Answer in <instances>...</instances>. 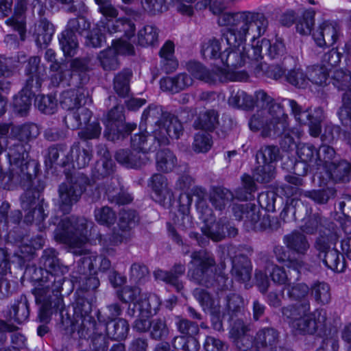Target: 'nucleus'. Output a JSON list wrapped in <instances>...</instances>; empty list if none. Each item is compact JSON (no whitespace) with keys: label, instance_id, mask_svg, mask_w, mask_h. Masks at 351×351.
Wrapping results in <instances>:
<instances>
[{"label":"nucleus","instance_id":"f704fd0d","mask_svg":"<svg viewBox=\"0 0 351 351\" xmlns=\"http://www.w3.org/2000/svg\"><path fill=\"white\" fill-rule=\"evenodd\" d=\"M38 91L27 88V85L25 84L23 88L13 98L15 112L22 117L27 115L31 108L32 99Z\"/></svg>","mask_w":351,"mask_h":351},{"label":"nucleus","instance_id":"6e6552de","mask_svg":"<svg viewBox=\"0 0 351 351\" xmlns=\"http://www.w3.org/2000/svg\"><path fill=\"white\" fill-rule=\"evenodd\" d=\"M187 70L194 78L208 84H215L217 80L242 82L248 78V75L244 71H227L218 69V73H215L197 62H189Z\"/></svg>","mask_w":351,"mask_h":351},{"label":"nucleus","instance_id":"8fccbe9b","mask_svg":"<svg viewBox=\"0 0 351 351\" xmlns=\"http://www.w3.org/2000/svg\"><path fill=\"white\" fill-rule=\"evenodd\" d=\"M210 202L215 209L219 210H223L226 205L234 199L232 193L223 187H217L213 189L210 194Z\"/></svg>","mask_w":351,"mask_h":351},{"label":"nucleus","instance_id":"680f3d73","mask_svg":"<svg viewBox=\"0 0 351 351\" xmlns=\"http://www.w3.org/2000/svg\"><path fill=\"white\" fill-rule=\"evenodd\" d=\"M261 43L262 47H264L266 53L271 59L278 58L285 53L286 48L281 38L276 36L273 43L269 39L263 38Z\"/></svg>","mask_w":351,"mask_h":351},{"label":"nucleus","instance_id":"58836bf2","mask_svg":"<svg viewBox=\"0 0 351 351\" xmlns=\"http://www.w3.org/2000/svg\"><path fill=\"white\" fill-rule=\"evenodd\" d=\"M81 263L82 266H80V273L86 275L87 271L91 273L94 271L95 267L99 263V269L101 271H106L110 268L111 263L109 259L102 256H86L80 258L79 263Z\"/></svg>","mask_w":351,"mask_h":351},{"label":"nucleus","instance_id":"4468645a","mask_svg":"<svg viewBox=\"0 0 351 351\" xmlns=\"http://www.w3.org/2000/svg\"><path fill=\"white\" fill-rule=\"evenodd\" d=\"M133 46L128 42L118 40L113 42V47L101 51L98 56L100 64L105 71H114L119 67L118 53L132 54Z\"/></svg>","mask_w":351,"mask_h":351},{"label":"nucleus","instance_id":"aec40b11","mask_svg":"<svg viewBox=\"0 0 351 351\" xmlns=\"http://www.w3.org/2000/svg\"><path fill=\"white\" fill-rule=\"evenodd\" d=\"M280 341V333L274 328L265 327L260 329L254 338L255 351H274Z\"/></svg>","mask_w":351,"mask_h":351},{"label":"nucleus","instance_id":"7ed1b4c3","mask_svg":"<svg viewBox=\"0 0 351 351\" xmlns=\"http://www.w3.org/2000/svg\"><path fill=\"white\" fill-rule=\"evenodd\" d=\"M283 319L300 334L321 335L326 329V315L322 309L311 313L310 301L288 304L280 309Z\"/></svg>","mask_w":351,"mask_h":351},{"label":"nucleus","instance_id":"79ce46f5","mask_svg":"<svg viewBox=\"0 0 351 351\" xmlns=\"http://www.w3.org/2000/svg\"><path fill=\"white\" fill-rule=\"evenodd\" d=\"M132 75V71L130 69H124L114 76L113 88L119 97L125 98L129 96L130 82Z\"/></svg>","mask_w":351,"mask_h":351},{"label":"nucleus","instance_id":"9d476101","mask_svg":"<svg viewBox=\"0 0 351 351\" xmlns=\"http://www.w3.org/2000/svg\"><path fill=\"white\" fill-rule=\"evenodd\" d=\"M123 110L121 106H116L109 111L106 129L104 131V136L108 140L114 141L123 139L136 129V123H123Z\"/></svg>","mask_w":351,"mask_h":351},{"label":"nucleus","instance_id":"f03ea898","mask_svg":"<svg viewBox=\"0 0 351 351\" xmlns=\"http://www.w3.org/2000/svg\"><path fill=\"white\" fill-rule=\"evenodd\" d=\"M58 255L53 248H47L43 252L40 263L44 267V271L38 287L33 290L36 302L42 303L40 317L44 320L49 318L54 308L63 306L61 292L69 267L60 263Z\"/></svg>","mask_w":351,"mask_h":351},{"label":"nucleus","instance_id":"c756f323","mask_svg":"<svg viewBox=\"0 0 351 351\" xmlns=\"http://www.w3.org/2000/svg\"><path fill=\"white\" fill-rule=\"evenodd\" d=\"M317 149L311 144L299 145L297 154L301 162L296 164L295 169L299 166H302L303 171L298 173V175H305L309 167H317Z\"/></svg>","mask_w":351,"mask_h":351},{"label":"nucleus","instance_id":"ddd939ff","mask_svg":"<svg viewBox=\"0 0 351 351\" xmlns=\"http://www.w3.org/2000/svg\"><path fill=\"white\" fill-rule=\"evenodd\" d=\"M184 128L181 121L170 112L165 114L162 125L153 130L158 145H165L169 143V138L178 139L183 134Z\"/></svg>","mask_w":351,"mask_h":351},{"label":"nucleus","instance_id":"6e6d98bb","mask_svg":"<svg viewBox=\"0 0 351 351\" xmlns=\"http://www.w3.org/2000/svg\"><path fill=\"white\" fill-rule=\"evenodd\" d=\"M158 41V29L154 25H146L138 32V43L142 47L154 46Z\"/></svg>","mask_w":351,"mask_h":351},{"label":"nucleus","instance_id":"4d7b16f0","mask_svg":"<svg viewBox=\"0 0 351 351\" xmlns=\"http://www.w3.org/2000/svg\"><path fill=\"white\" fill-rule=\"evenodd\" d=\"M254 73L258 77H266L277 80L284 75L285 70L278 64L259 63L254 68Z\"/></svg>","mask_w":351,"mask_h":351},{"label":"nucleus","instance_id":"72a5a7b5","mask_svg":"<svg viewBox=\"0 0 351 351\" xmlns=\"http://www.w3.org/2000/svg\"><path fill=\"white\" fill-rule=\"evenodd\" d=\"M69 153L70 152L67 150L66 146L64 144L51 146L48 149L45 162L51 167L53 164L65 167L73 160Z\"/></svg>","mask_w":351,"mask_h":351},{"label":"nucleus","instance_id":"a18cd8bd","mask_svg":"<svg viewBox=\"0 0 351 351\" xmlns=\"http://www.w3.org/2000/svg\"><path fill=\"white\" fill-rule=\"evenodd\" d=\"M330 75L332 83L335 87L339 90H346L342 97L343 106L341 108H343L346 106L344 98L347 93H351V73L343 69H336L330 71Z\"/></svg>","mask_w":351,"mask_h":351},{"label":"nucleus","instance_id":"bb28decb","mask_svg":"<svg viewBox=\"0 0 351 351\" xmlns=\"http://www.w3.org/2000/svg\"><path fill=\"white\" fill-rule=\"evenodd\" d=\"M286 247L299 256H304L310 248V243L304 233L295 230L283 237Z\"/></svg>","mask_w":351,"mask_h":351},{"label":"nucleus","instance_id":"f257e3e1","mask_svg":"<svg viewBox=\"0 0 351 351\" xmlns=\"http://www.w3.org/2000/svg\"><path fill=\"white\" fill-rule=\"evenodd\" d=\"M217 23L228 27L222 36L230 47L234 48L225 50L220 56L221 63L229 69L245 64L247 38L254 42L264 36L269 22L263 12L244 10L223 13L218 16Z\"/></svg>","mask_w":351,"mask_h":351},{"label":"nucleus","instance_id":"6ab92c4d","mask_svg":"<svg viewBox=\"0 0 351 351\" xmlns=\"http://www.w3.org/2000/svg\"><path fill=\"white\" fill-rule=\"evenodd\" d=\"M339 27L335 22L324 21L313 33V38L320 47H331L339 37Z\"/></svg>","mask_w":351,"mask_h":351},{"label":"nucleus","instance_id":"49530a36","mask_svg":"<svg viewBox=\"0 0 351 351\" xmlns=\"http://www.w3.org/2000/svg\"><path fill=\"white\" fill-rule=\"evenodd\" d=\"M286 291L287 296L291 301L302 303L309 301L308 295L310 292L309 287L304 282L289 283L283 289Z\"/></svg>","mask_w":351,"mask_h":351},{"label":"nucleus","instance_id":"20e7f679","mask_svg":"<svg viewBox=\"0 0 351 351\" xmlns=\"http://www.w3.org/2000/svg\"><path fill=\"white\" fill-rule=\"evenodd\" d=\"M6 143L7 157L10 165V182L27 186L36 177L38 169L35 161L28 160L29 145L10 136Z\"/></svg>","mask_w":351,"mask_h":351},{"label":"nucleus","instance_id":"774afa93","mask_svg":"<svg viewBox=\"0 0 351 351\" xmlns=\"http://www.w3.org/2000/svg\"><path fill=\"white\" fill-rule=\"evenodd\" d=\"M149 330V337L157 341L165 339L169 335V328L165 318L158 317L151 320Z\"/></svg>","mask_w":351,"mask_h":351},{"label":"nucleus","instance_id":"0eeeda50","mask_svg":"<svg viewBox=\"0 0 351 351\" xmlns=\"http://www.w3.org/2000/svg\"><path fill=\"white\" fill-rule=\"evenodd\" d=\"M88 186L90 188L94 187L93 185H90L88 178L84 174H79L61 183L58 190L59 209L64 214L69 213L73 206L80 199Z\"/></svg>","mask_w":351,"mask_h":351},{"label":"nucleus","instance_id":"dca6fc26","mask_svg":"<svg viewBox=\"0 0 351 351\" xmlns=\"http://www.w3.org/2000/svg\"><path fill=\"white\" fill-rule=\"evenodd\" d=\"M25 73L27 77V88L39 90L46 76V69L44 65L40 64V58L38 56L29 58L25 69Z\"/></svg>","mask_w":351,"mask_h":351},{"label":"nucleus","instance_id":"69168bd1","mask_svg":"<svg viewBox=\"0 0 351 351\" xmlns=\"http://www.w3.org/2000/svg\"><path fill=\"white\" fill-rule=\"evenodd\" d=\"M201 53L205 59L220 58L222 53L219 40L214 37L205 39L202 43Z\"/></svg>","mask_w":351,"mask_h":351},{"label":"nucleus","instance_id":"bf43d9fd","mask_svg":"<svg viewBox=\"0 0 351 351\" xmlns=\"http://www.w3.org/2000/svg\"><path fill=\"white\" fill-rule=\"evenodd\" d=\"M58 39L64 56L72 57L76 53L78 47L76 35L64 29Z\"/></svg>","mask_w":351,"mask_h":351},{"label":"nucleus","instance_id":"b1692460","mask_svg":"<svg viewBox=\"0 0 351 351\" xmlns=\"http://www.w3.org/2000/svg\"><path fill=\"white\" fill-rule=\"evenodd\" d=\"M287 102L292 114L300 124L306 125L309 121L322 123L324 119V110L321 107L315 108L313 113H311L308 110H303L302 106L293 99H287Z\"/></svg>","mask_w":351,"mask_h":351},{"label":"nucleus","instance_id":"423d86ee","mask_svg":"<svg viewBox=\"0 0 351 351\" xmlns=\"http://www.w3.org/2000/svg\"><path fill=\"white\" fill-rule=\"evenodd\" d=\"M192 268L188 271L190 280L195 283L210 287L215 280L213 268L216 265L213 253L206 250L194 251L191 254Z\"/></svg>","mask_w":351,"mask_h":351},{"label":"nucleus","instance_id":"0e129e2a","mask_svg":"<svg viewBox=\"0 0 351 351\" xmlns=\"http://www.w3.org/2000/svg\"><path fill=\"white\" fill-rule=\"evenodd\" d=\"M175 326L177 330L185 337L190 339L198 334L199 332V325L195 322L191 321L186 318L181 316H176L175 317Z\"/></svg>","mask_w":351,"mask_h":351},{"label":"nucleus","instance_id":"c03bdc74","mask_svg":"<svg viewBox=\"0 0 351 351\" xmlns=\"http://www.w3.org/2000/svg\"><path fill=\"white\" fill-rule=\"evenodd\" d=\"M104 157L97 161L92 170V177L95 180H99L107 178L114 171V162L108 158L109 153L104 148Z\"/></svg>","mask_w":351,"mask_h":351},{"label":"nucleus","instance_id":"412c9836","mask_svg":"<svg viewBox=\"0 0 351 351\" xmlns=\"http://www.w3.org/2000/svg\"><path fill=\"white\" fill-rule=\"evenodd\" d=\"M114 158L119 164L129 169L141 168L149 160L146 154L134 149H119L116 152Z\"/></svg>","mask_w":351,"mask_h":351},{"label":"nucleus","instance_id":"a211bd4d","mask_svg":"<svg viewBox=\"0 0 351 351\" xmlns=\"http://www.w3.org/2000/svg\"><path fill=\"white\" fill-rule=\"evenodd\" d=\"M37 304L40 306L39 307V313H38V319L40 322L47 323L51 319V317L53 313H56L57 312H60V321L58 324V328L60 332H62L64 335H71L75 332H77L79 337L80 338H86L88 336H84L81 334L80 329V322H77V319H75L73 317V319L71 317V316L69 315L67 312L64 313V304L63 303V306L61 308H54V311L51 312V314L49 315V318L47 319H43L40 317V312L42 308V303L40 302H36Z\"/></svg>","mask_w":351,"mask_h":351},{"label":"nucleus","instance_id":"37998d69","mask_svg":"<svg viewBox=\"0 0 351 351\" xmlns=\"http://www.w3.org/2000/svg\"><path fill=\"white\" fill-rule=\"evenodd\" d=\"M138 304L141 314H145L146 317H149L157 313L161 301L159 297L154 293H143L141 294Z\"/></svg>","mask_w":351,"mask_h":351},{"label":"nucleus","instance_id":"a878e982","mask_svg":"<svg viewBox=\"0 0 351 351\" xmlns=\"http://www.w3.org/2000/svg\"><path fill=\"white\" fill-rule=\"evenodd\" d=\"M193 80L186 73H181L174 77H163L160 81V88L165 91L177 93L193 84Z\"/></svg>","mask_w":351,"mask_h":351},{"label":"nucleus","instance_id":"5701e85b","mask_svg":"<svg viewBox=\"0 0 351 351\" xmlns=\"http://www.w3.org/2000/svg\"><path fill=\"white\" fill-rule=\"evenodd\" d=\"M186 270L184 264L178 263L174 264L169 271L156 269L154 276L156 280L165 282L172 286L178 292L182 290L184 286L180 278L184 275Z\"/></svg>","mask_w":351,"mask_h":351},{"label":"nucleus","instance_id":"7c9ffc66","mask_svg":"<svg viewBox=\"0 0 351 351\" xmlns=\"http://www.w3.org/2000/svg\"><path fill=\"white\" fill-rule=\"evenodd\" d=\"M271 114L265 110H258L249 120L250 129L254 132L262 130L263 136H270L271 132Z\"/></svg>","mask_w":351,"mask_h":351},{"label":"nucleus","instance_id":"338daca9","mask_svg":"<svg viewBox=\"0 0 351 351\" xmlns=\"http://www.w3.org/2000/svg\"><path fill=\"white\" fill-rule=\"evenodd\" d=\"M315 15L313 9L305 10L302 19L296 23V31L302 35L310 34L315 24Z\"/></svg>","mask_w":351,"mask_h":351},{"label":"nucleus","instance_id":"1a4fd4ad","mask_svg":"<svg viewBox=\"0 0 351 351\" xmlns=\"http://www.w3.org/2000/svg\"><path fill=\"white\" fill-rule=\"evenodd\" d=\"M201 217L204 221V226L201 228L202 233L214 241H220L226 234L229 237H234L237 234V229L230 226L227 219H220L216 221L210 208H206L202 213Z\"/></svg>","mask_w":351,"mask_h":351},{"label":"nucleus","instance_id":"2eb2a0df","mask_svg":"<svg viewBox=\"0 0 351 351\" xmlns=\"http://www.w3.org/2000/svg\"><path fill=\"white\" fill-rule=\"evenodd\" d=\"M232 212L237 220L243 221L247 230H259L262 218L255 204L251 203L234 204Z\"/></svg>","mask_w":351,"mask_h":351},{"label":"nucleus","instance_id":"3c124183","mask_svg":"<svg viewBox=\"0 0 351 351\" xmlns=\"http://www.w3.org/2000/svg\"><path fill=\"white\" fill-rule=\"evenodd\" d=\"M309 288L311 296L318 304L326 305L330 302V289L327 283L317 281L312 284Z\"/></svg>","mask_w":351,"mask_h":351},{"label":"nucleus","instance_id":"e2e57ef3","mask_svg":"<svg viewBox=\"0 0 351 351\" xmlns=\"http://www.w3.org/2000/svg\"><path fill=\"white\" fill-rule=\"evenodd\" d=\"M49 70L53 73L51 75V82L54 86H58L68 77H71V71L65 63H53L49 66Z\"/></svg>","mask_w":351,"mask_h":351},{"label":"nucleus","instance_id":"5fc2aeb1","mask_svg":"<svg viewBox=\"0 0 351 351\" xmlns=\"http://www.w3.org/2000/svg\"><path fill=\"white\" fill-rule=\"evenodd\" d=\"M224 301V311L231 317L238 316L244 309V300L239 294L230 293Z\"/></svg>","mask_w":351,"mask_h":351},{"label":"nucleus","instance_id":"c9c22d12","mask_svg":"<svg viewBox=\"0 0 351 351\" xmlns=\"http://www.w3.org/2000/svg\"><path fill=\"white\" fill-rule=\"evenodd\" d=\"M55 29L52 23L47 19L43 18L39 21L35 27V41L38 47L47 46L52 40Z\"/></svg>","mask_w":351,"mask_h":351},{"label":"nucleus","instance_id":"cd10ccee","mask_svg":"<svg viewBox=\"0 0 351 351\" xmlns=\"http://www.w3.org/2000/svg\"><path fill=\"white\" fill-rule=\"evenodd\" d=\"M88 98L82 88L71 89L62 93L60 97V106L68 111L77 109L86 104Z\"/></svg>","mask_w":351,"mask_h":351},{"label":"nucleus","instance_id":"f8f14e48","mask_svg":"<svg viewBox=\"0 0 351 351\" xmlns=\"http://www.w3.org/2000/svg\"><path fill=\"white\" fill-rule=\"evenodd\" d=\"M31 184L32 181L27 186L20 184L26 189L25 192L21 196V206L25 212L24 221L29 224L36 220L40 223L45 220L46 215L44 213L43 208L37 202L39 199L38 193H34L33 190L30 188Z\"/></svg>","mask_w":351,"mask_h":351},{"label":"nucleus","instance_id":"473e14b6","mask_svg":"<svg viewBox=\"0 0 351 351\" xmlns=\"http://www.w3.org/2000/svg\"><path fill=\"white\" fill-rule=\"evenodd\" d=\"M91 117V111L81 106L76 111L68 112L64 117L63 122L68 128L77 130L84 125H87Z\"/></svg>","mask_w":351,"mask_h":351},{"label":"nucleus","instance_id":"393cba45","mask_svg":"<svg viewBox=\"0 0 351 351\" xmlns=\"http://www.w3.org/2000/svg\"><path fill=\"white\" fill-rule=\"evenodd\" d=\"M231 270L233 278L240 282H247L251 278L252 265L250 258L243 255L235 256L232 259Z\"/></svg>","mask_w":351,"mask_h":351},{"label":"nucleus","instance_id":"9b49d317","mask_svg":"<svg viewBox=\"0 0 351 351\" xmlns=\"http://www.w3.org/2000/svg\"><path fill=\"white\" fill-rule=\"evenodd\" d=\"M93 297L82 295L78 296L73 306V317L82 326L80 331L84 336H89L90 332L96 329V321L93 315Z\"/></svg>","mask_w":351,"mask_h":351},{"label":"nucleus","instance_id":"a19ab883","mask_svg":"<svg viewBox=\"0 0 351 351\" xmlns=\"http://www.w3.org/2000/svg\"><path fill=\"white\" fill-rule=\"evenodd\" d=\"M327 169L335 182H348L351 178V162L337 160L330 164Z\"/></svg>","mask_w":351,"mask_h":351},{"label":"nucleus","instance_id":"864d4df0","mask_svg":"<svg viewBox=\"0 0 351 351\" xmlns=\"http://www.w3.org/2000/svg\"><path fill=\"white\" fill-rule=\"evenodd\" d=\"M219 114L214 110H208L200 113L199 117L194 122L196 129L212 131L219 123Z\"/></svg>","mask_w":351,"mask_h":351},{"label":"nucleus","instance_id":"39448f33","mask_svg":"<svg viewBox=\"0 0 351 351\" xmlns=\"http://www.w3.org/2000/svg\"><path fill=\"white\" fill-rule=\"evenodd\" d=\"M91 223L84 217L75 215L65 217L54 231V237L56 241L67 244L75 255H85L87 250L83 246L88 240V228Z\"/></svg>","mask_w":351,"mask_h":351},{"label":"nucleus","instance_id":"13d9d810","mask_svg":"<svg viewBox=\"0 0 351 351\" xmlns=\"http://www.w3.org/2000/svg\"><path fill=\"white\" fill-rule=\"evenodd\" d=\"M230 106L245 110H251L255 106L254 99L243 90L232 91L228 99Z\"/></svg>","mask_w":351,"mask_h":351},{"label":"nucleus","instance_id":"603ef678","mask_svg":"<svg viewBox=\"0 0 351 351\" xmlns=\"http://www.w3.org/2000/svg\"><path fill=\"white\" fill-rule=\"evenodd\" d=\"M320 260L328 269L334 271L342 272L345 269L346 262L344 257L334 247Z\"/></svg>","mask_w":351,"mask_h":351},{"label":"nucleus","instance_id":"4c0bfd02","mask_svg":"<svg viewBox=\"0 0 351 351\" xmlns=\"http://www.w3.org/2000/svg\"><path fill=\"white\" fill-rule=\"evenodd\" d=\"M178 164V159L169 149L158 150L156 154V167L162 173L171 172Z\"/></svg>","mask_w":351,"mask_h":351},{"label":"nucleus","instance_id":"4be33fe9","mask_svg":"<svg viewBox=\"0 0 351 351\" xmlns=\"http://www.w3.org/2000/svg\"><path fill=\"white\" fill-rule=\"evenodd\" d=\"M95 315H97L99 323L105 324V330L111 339L121 341L127 337L130 328L126 319L118 318L117 319L107 320L99 311Z\"/></svg>","mask_w":351,"mask_h":351},{"label":"nucleus","instance_id":"e433bc0d","mask_svg":"<svg viewBox=\"0 0 351 351\" xmlns=\"http://www.w3.org/2000/svg\"><path fill=\"white\" fill-rule=\"evenodd\" d=\"M29 313V304L27 299L25 295H21L12 305L9 311V317L10 320L21 324L28 320Z\"/></svg>","mask_w":351,"mask_h":351},{"label":"nucleus","instance_id":"052dcab7","mask_svg":"<svg viewBox=\"0 0 351 351\" xmlns=\"http://www.w3.org/2000/svg\"><path fill=\"white\" fill-rule=\"evenodd\" d=\"M280 158V149L275 145H265L256 153L258 164L274 165Z\"/></svg>","mask_w":351,"mask_h":351},{"label":"nucleus","instance_id":"de8ad7c7","mask_svg":"<svg viewBox=\"0 0 351 351\" xmlns=\"http://www.w3.org/2000/svg\"><path fill=\"white\" fill-rule=\"evenodd\" d=\"M162 106L156 105H149L146 109L144 110L141 121L144 122L145 125L153 126L156 125L158 128L159 125H162L165 119V114Z\"/></svg>","mask_w":351,"mask_h":351},{"label":"nucleus","instance_id":"ea45409f","mask_svg":"<svg viewBox=\"0 0 351 351\" xmlns=\"http://www.w3.org/2000/svg\"><path fill=\"white\" fill-rule=\"evenodd\" d=\"M344 102L346 106L339 108L338 116L343 125L350 127L342 132V135L343 141L351 148V93L346 94Z\"/></svg>","mask_w":351,"mask_h":351},{"label":"nucleus","instance_id":"09e8293b","mask_svg":"<svg viewBox=\"0 0 351 351\" xmlns=\"http://www.w3.org/2000/svg\"><path fill=\"white\" fill-rule=\"evenodd\" d=\"M131 145L134 149L145 154L159 146L153 132L152 134L148 136L143 133L134 134L131 137Z\"/></svg>","mask_w":351,"mask_h":351},{"label":"nucleus","instance_id":"2f4dec72","mask_svg":"<svg viewBox=\"0 0 351 351\" xmlns=\"http://www.w3.org/2000/svg\"><path fill=\"white\" fill-rule=\"evenodd\" d=\"M148 185L154 193L153 198L160 204H165L167 197L171 199V193L167 187V180L160 173H154L149 180Z\"/></svg>","mask_w":351,"mask_h":351},{"label":"nucleus","instance_id":"f3484780","mask_svg":"<svg viewBox=\"0 0 351 351\" xmlns=\"http://www.w3.org/2000/svg\"><path fill=\"white\" fill-rule=\"evenodd\" d=\"M274 112L271 114V132L274 135L281 136L284 138L285 144L289 147L294 144V139L290 136V130L287 121L288 115L284 112L282 107L280 105L273 106Z\"/></svg>","mask_w":351,"mask_h":351},{"label":"nucleus","instance_id":"c85d7f7f","mask_svg":"<svg viewBox=\"0 0 351 351\" xmlns=\"http://www.w3.org/2000/svg\"><path fill=\"white\" fill-rule=\"evenodd\" d=\"M40 134L38 126L34 123H25L21 125H12L10 128V136L25 143L29 145V142L36 139Z\"/></svg>","mask_w":351,"mask_h":351}]
</instances>
